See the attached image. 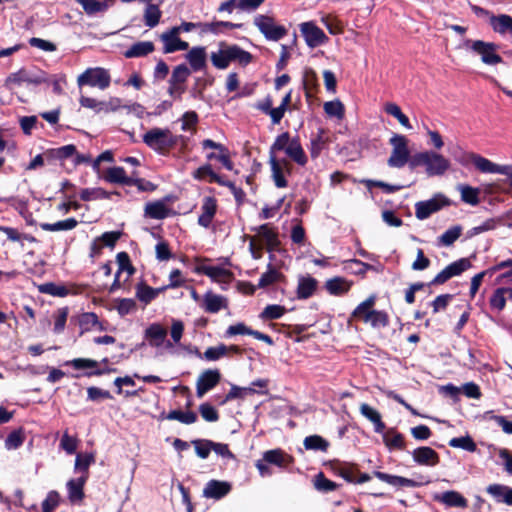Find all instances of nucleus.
<instances>
[{
	"label": "nucleus",
	"instance_id": "obj_36",
	"mask_svg": "<svg viewBox=\"0 0 512 512\" xmlns=\"http://www.w3.org/2000/svg\"><path fill=\"white\" fill-rule=\"evenodd\" d=\"M490 25L499 34L512 33V17L506 14L490 17Z\"/></svg>",
	"mask_w": 512,
	"mask_h": 512
},
{
	"label": "nucleus",
	"instance_id": "obj_30",
	"mask_svg": "<svg viewBox=\"0 0 512 512\" xmlns=\"http://www.w3.org/2000/svg\"><path fill=\"white\" fill-rule=\"evenodd\" d=\"M144 212L145 216L157 220H162L176 214L159 200L148 202L145 205Z\"/></svg>",
	"mask_w": 512,
	"mask_h": 512
},
{
	"label": "nucleus",
	"instance_id": "obj_6",
	"mask_svg": "<svg viewBox=\"0 0 512 512\" xmlns=\"http://www.w3.org/2000/svg\"><path fill=\"white\" fill-rule=\"evenodd\" d=\"M110 83V73L107 69L102 67L88 68L77 77V85L79 88L89 86L105 90L110 86Z\"/></svg>",
	"mask_w": 512,
	"mask_h": 512
},
{
	"label": "nucleus",
	"instance_id": "obj_45",
	"mask_svg": "<svg viewBox=\"0 0 512 512\" xmlns=\"http://www.w3.org/2000/svg\"><path fill=\"white\" fill-rule=\"evenodd\" d=\"M194 177L198 180H206L209 183L217 182L222 185H227L228 187L233 189V186L231 183L225 184L224 182H222L221 178L212 171L210 165H204V166L198 168L194 172Z\"/></svg>",
	"mask_w": 512,
	"mask_h": 512
},
{
	"label": "nucleus",
	"instance_id": "obj_31",
	"mask_svg": "<svg viewBox=\"0 0 512 512\" xmlns=\"http://www.w3.org/2000/svg\"><path fill=\"white\" fill-rule=\"evenodd\" d=\"M165 290H167V287L153 288L142 281L136 285V298L147 305Z\"/></svg>",
	"mask_w": 512,
	"mask_h": 512
},
{
	"label": "nucleus",
	"instance_id": "obj_21",
	"mask_svg": "<svg viewBox=\"0 0 512 512\" xmlns=\"http://www.w3.org/2000/svg\"><path fill=\"white\" fill-rule=\"evenodd\" d=\"M179 28L174 27L161 35V40L164 43V52L172 53L178 50L188 49V43L182 41L179 37Z\"/></svg>",
	"mask_w": 512,
	"mask_h": 512
},
{
	"label": "nucleus",
	"instance_id": "obj_9",
	"mask_svg": "<svg viewBox=\"0 0 512 512\" xmlns=\"http://www.w3.org/2000/svg\"><path fill=\"white\" fill-rule=\"evenodd\" d=\"M373 475L379 480L395 486V487H420L431 483L428 476L422 474H415L416 479H410L403 476L392 475L381 471H374Z\"/></svg>",
	"mask_w": 512,
	"mask_h": 512
},
{
	"label": "nucleus",
	"instance_id": "obj_20",
	"mask_svg": "<svg viewBox=\"0 0 512 512\" xmlns=\"http://www.w3.org/2000/svg\"><path fill=\"white\" fill-rule=\"evenodd\" d=\"M433 499L450 508L465 509L468 507V500L460 492L455 490H448L441 494H436Z\"/></svg>",
	"mask_w": 512,
	"mask_h": 512
},
{
	"label": "nucleus",
	"instance_id": "obj_49",
	"mask_svg": "<svg viewBox=\"0 0 512 512\" xmlns=\"http://www.w3.org/2000/svg\"><path fill=\"white\" fill-rule=\"evenodd\" d=\"M256 390L252 387H239L232 384L229 392L225 395L224 399L220 402L221 405L232 401L234 399H243L246 394H254Z\"/></svg>",
	"mask_w": 512,
	"mask_h": 512
},
{
	"label": "nucleus",
	"instance_id": "obj_5",
	"mask_svg": "<svg viewBox=\"0 0 512 512\" xmlns=\"http://www.w3.org/2000/svg\"><path fill=\"white\" fill-rule=\"evenodd\" d=\"M389 144L392 146V151L387 164L392 168H402L406 164L410 165L412 156H410L407 137L401 134H393L389 139Z\"/></svg>",
	"mask_w": 512,
	"mask_h": 512
},
{
	"label": "nucleus",
	"instance_id": "obj_29",
	"mask_svg": "<svg viewBox=\"0 0 512 512\" xmlns=\"http://www.w3.org/2000/svg\"><path fill=\"white\" fill-rule=\"evenodd\" d=\"M318 287V281L310 276H300L298 279L297 285V298L298 299H308L314 295Z\"/></svg>",
	"mask_w": 512,
	"mask_h": 512
},
{
	"label": "nucleus",
	"instance_id": "obj_44",
	"mask_svg": "<svg viewBox=\"0 0 512 512\" xmlns=\"http://www.w3.org/2000/svg\"><path fill=\"white\" fill-rule=\"evenodd\" d=\"M95 462V456L93 453H78L75 459V471L82 472V475H86L89 478V467Z\"/></svg>",
	"mask_w": 512,
	"mask_h": 512
},
{
	"label": "nucleus",
	"instance_id": "obj_46",
	"mask_svg": "<svg viewBox=\"0 0 512 512\" xmlns=\"http://www.w3.org/2000/svg\"><path fill=\"white\" fill-rule=\"evenodd\" d=\"M285 276L279 272L276 268L272 266V264H268V270L263 273L259 279L258 287L265 288L269 285L274 284L275 282L280 281Z\"/></svg>",
	"mask_w": 512,
	"mask_h": 512
},
{
	"label": "nucleus",
	"instance_id": "obj_7",
	"mask_svg": "<svg viewBox=\"0 0 512 512\" xmlns=\"http://www.w3.org/2000/svg\"><path fill=\"white\" fill-rule=\"evenodd\" d=\"M254 25L265 36L267 40L278 41L287 35V29L278 25L274 18L268 15L259 14L254 17Z\"/></svg>",
	"mask_w": 512,
	"mask_h": 512
},
{
	"label": "nucleus",
	"instance_id": "obj_23",
	"mask_svg": "<svg viewBox=\"0 0 512 512\" xmlns=\"http://www.w3.org/2000/svg\"><path fill=\"white\" fill-rule=\"evenodd\" d=\"M264 461L279 468H288L294 463V458L280 448L271 449L263 453Z\"/></svg>",
	"mask_w": 512,
	"mask_h": 512
},
{
	"label": "nucleus",
	"instance_id": "obj_12",
	"mask_svg": "<svg viewBox=\"0 0 512 512\" xmlns=\"http://www.w3.org/2000/svg\"><path fill=\"white\" fill-rule=\"evenodd\" d=\"M300 32L308 47L316 48L328 42L329 38L313 21L299 25Z\"/></svg>",
	"mask_w": 512,
	"mask_h": 512
},
{
	"label": "nucleus",
	"instance_id": "obj_18",
	"mask_svg": "<svg viewBox=\"0 0 512 512\" xmlns=\"http://www.w3.org/2000/svg\"><path fill=\"white\" fill-rule=\"evenodd\" d=\"M217 209V200L212 196L205 197L201 206V214L197 220L198 225L206 229L209 228L217 213Z\"/></svg>",
	"mask_w": 512,
	"mask_h": 512
},
{
	"label": "nucleus",
	"instance_id": "obj_57",
	"mask_svg": "<svg viewBox=\"0 0 512 512\" xmlns=\"http://www.w3.org/2000/svg\"><path fill=\"white\" fill-rule=\"evenodd\" d=\"M77 3H79L84 11L89 14L93 15L98 12H104L108 9V5L105 2H100L97 0H75Z\"/></svg>",
	"mask_w": 512,
	"mask_h": 512
},
{
	"label": "nucleus",
	"instance_id": "obj_33",
	"mask_svg": "<svg viewBox=\"0 0 512 512\" xmlns=\"http://www.w3.org/2000/svg\"><path fill=\"white\" fill-rule=\"evenodd\" d=\"M360 413L374 424L375 432L382 433L385 430L386 425L382 421L381 414L376 409L367 403H362L360 405Z\"/></svg>",
	"mask_w": 512,
	"mask_h": 512
},
{
	"label": "nucleus",
	"instance_id": "obj_27",
	"mask_svg": "<svg viewBox=\"0 0 512 512\" xmlns=\"http://www.w3.org/2000/svg\"><path fill=\"white\" fill-rule=\"evenodd\" d=\"M252 230L256 231L265 241L268 252L275 251L279 247L280 240L278 238V232L272 228L269 223L262 224L258 228H253Z\"/></svg>",
	"mask_w": 512,
	"mask_h": 512
},
{
	"label": "nucleus",
	"instance_id": "obj_11",
	"mask_svg": "<svg viewBox=\"0 0 512 512\" xmlns=\"http://www.w3.org/2000/svg\"><path fill=\"white\" fill-rule=\"evenodd\" d=\"M46 81L47 79L44 72L33 73L31 71L21 69L7 77L5 86L9 89H13L16 86H20L22 83L38 85Z\"/></svg>",
	"mask_w": 512,
	"mask_h": 512
},
{
	"label": "nucleus",
	"instance_id": "obj_52",
	"mask_svg": "<svg viewBox=\"0 0 512 512\" xmlns=\"http://www.w3.org/2000/svg\"><path fill=\"white\" fill-rule=\"evenodd\" d=\"M68 315H69L68 307L59 308L53 313V319H54L53 332L55 334H60L64 331Z\"/></svg>",
	"mask_w": 512,
	"mask_h": 512
},
{
	"label": "nucleus",
	"instance_id": "obj_4",
	"mask_svg": "<svg viewBox=\"0 0 512 512\" xmlns=\"http://www.w3.org/2000/svg\"><path fill=\"white\" fill-rule=\"evenodd\" d=\"M179 138L169 129L152 128L143 135V142L153 150L164 153L174 147Z\"/></svg>",
	"mask_w": 512,
	"mask_h": 512
},
{
	"label": "nucleus",
	"instance_id": "obj_13",
	"mask_svg": "<svg viewBox=\"0 0 512 512\" xmlns=\"http://www.w3.org/2000/svg\"><path fill=\"white\" fill-rule=\"evenodd\" d=\"M222 375L219 369L204 370L196 381V395L202 398L207 392L215 388L221 381Z\"/></svg>",
	"mask_w": 512,
	"mask_h": 512
},
{
	"label": "nucleus",
	"instance_id": "obj_26",
	"mask_svg": "<svg viewBox=\"0 0 512 512\" xmlns=\"http://www.w3.org/2000/svg\"><path fill=\"white\" fill-rule=\"evenodd\" d=\"M202 308L207 313H218L222 309H226L228 306L227 299L222 296L208 291L203 296Z\"/></svg>",
	"mask_w": 512,
	"mask_h": 512
},
{
	"label": "nucleus",
	"instance_id": "obj_28",
	"mask_svg": "<svg viewBox=\"0 0 512 512\" xmlns=\"http://www.w3.org/2000/svg\"><path fill=\"white\" fill-rule=\"evenodd\" d=\"M353 285L352 281L345 279L344 277L335 276L328 279L325 282V289L330 295L342 296L347 294Z\"/></svg>",
	"mask_w": 512,
	"mask_h": 512
},
{
	"label": "nucleus",
	"instance_id": "obj_2",
	"mask_svg": "<svg viewBox=\"0 0 512 512\" xmlns=\"http://www.w3.org/2000/svg\"><path fill=\"white\" fill-rule=\"evenodd\" d=\"M212 64L218 69H225L231 62L247 66L253 60V55L238 45L221 44L218 51L210 56Z\"/></svg>",
	"mask_w": 512,
	"mask_h": 512
},
{
	"label": "nucleus",
	"instance_id": "obj_10",
	"mask_svg": "<svg viewBox=\"0 0 512 512\" xmlns=\"http://www.w3.org/2000/svg\"><path fill=\"white\" fill-rule=\"evenodd\" d=\"M436 194L435 197L426 200L419 201L415 204V216L419 220H425L429 218L433 213L438 212L443 207L450 205V200L446 197Z\"/></svg>",
	"mask_w": 512,
	"mask_h": 512
},
{
	"label": "nucleus",
	"instance_id": "obj_3",
	"mask_svg": "<svg viewBox=\"0 0 512 512\" xmlns=\"http://www.w3.org/2000/svg\"><path fill=\"white\" fill-rule=\"evenodd\" d=\"M104 179L111 183L122 184V185H134L138 190L143 192H149L156 190L157 187L150 181L139 178L135 171H132L130 175H127L126 171L122 167H112L106 170Z\"/></svg>",
	"mask_w": 512,
	"mask_h": 512
},
{
	"label": "nucleus",
	"instance_id": "obj_43",
	"mask_svg": "<svg viewBox=\"0 0 512 512\" xmlns=\"http://www.w3.org/2000/svg\"><path fill=\"white\" fill-rule=\"evenodd\" d=\"M286 154L297 164L304 166L307 163V157L298 139H292L287 148Z\"/></svg>",
	"mask_w": 512,
	"mask_h": 512
},
{
	"label": "nucleus",
	"instance_id": "obj_19",
	"mask_svg": "<svg viewBox=\"0 0 512 512\" xmlns=\"http://www.w3.org/2000/svg\"><path fill=\"white\" fill-rule=\"evenodd\" d=\"M325 466L329 468L334 475L342 477L347 482H355V476L358 472L356 465L344 463L339 460H331L325 463Z\"/></svg>",
	"mask_w": 512,
	"mask_h": 512
},
{
	"label": "nucleus",
	"instance_id": "obj_37",
	"mask_svg": "<svg viewBox=\"0 0 512 512\" xmlns=\"http://www.w3.org/2000/svg\"><path fill=\"white\" fill-rule=\"evenodd\" d=\"M189 61L194 71H199L206 66V51L204 47H194L187 54Z\"/></svg>",
	"mask_w": 512,
	"mask_h": 512
},
{
	"label": "nucleus",
	"instance_id": "obj_14",
	"mask_svg": "<svg viewBox=\"0 0 512 512\" xmlns=\"http://www.w3.org/2000/svg\"><path fill=\"white\" fill-rule=\"evenodd\" d=\"M377 297L375 294H371L364 301L356 306L352 311L348 322L353 320L361 321L365 324H370L371 317L375 311L374 306L376 304Z\"/></svg>",
	"mask_w": 512,
	"mask_h": 512
},
{
	"label": "nucleus",
	"instance_id": "obj_39",
	"mask_svg": "<svg viewBox=\"0 0 512 512\" xmlns=\"http://www.w3.org/2000/svg\"><path fill=\"white\" fill-rule=\"evenodd\" d=\"M40 291L45 294H49L55 297H65L70 293L78 294L82 293L83 290L71 291L65 285H58L53 282L44 283L40 286Z\"/></svg>",
	"mask_w": 512,
	"mask_h": 512
},
{
	"label": "nucleus",
	"instance_id": "obj_24",
	"mask_svg": "<svg viewBox=\"0 0 512 512\" xmlns=\"http://www.w3.org/2000/svg\"><path fill=\"white\" fill-rule=\"evenodd\" d=\"M231 488L229 482L212 479L205 485L203 495L206 498L221 499L231 491Z\"/></svg>",
	"mask_w": 512,
	"mask_h": 512
},
{
	"label": "nucleus",
	"instance_id": "obj_40",
	"mask_svg": "<svg viewBox=\"0 0 512 512\" xmlns=\"http://www.w3.org/2000/svg\"><path fill=\"white\" fill-rule=\"evenodd\" d=\"M344 270L351 274L365 277L367 271L375 270L374 266L358 259H350L344 261Z\"/></svg>",
	"mask_w": 512,
	"mask_h": 512
},
{
	"label": "nucleus",
	"instance_id": "obj_56",
	"mask_svg": "<svg viewBox=\"0 0 512 512\" xmlns=\"http://www.w3.org/2000/svg\"><path fill=\"white\" fill-rule=\"evenodd\" d=\"M324 111L330 117H336L339 120H342L345 115V108L341 101L334 100L324 103Z\"/></svg>",
	"mask_w": 512,
	"mask_h": 512
},
{
	"label": "nucleus",
	"instance_id": "obj_17",
	"mask_svg": "<svg viewBox=\"0 0 512 512\" xmlns=\"http://www.w3.org/2000/svg\"><path fill=\"white\" fill-rule=\"evenodd\" d=\"M413 461L421 466H436L440 463L439 454L428 446H421L411 452Z\"/></svg>",
	"mask_w": 512,
	"mask_h": 512
},
{
	"label": "nucleus",
	"instance_id": "obj_53",
	"mask_svg": "<svg viewBox=\"0 0 512 512\" xmlns=\"http://www.w3.org/2000/svg\"><path fill=\"white\" fill-rule=\"evenodd\" d=\"M286 308L281 305H267L260 313L259 317L264 320H275L281 318L286 313Z\"/></svg>",
	"mask_w": 512,
	"mask_h": 512
},
{
	"label": "nucleus",
	"instance_id": "obj_61",
	"mask_svg": "<svg viewBox=\"0 0 512 512\" xmlns=\"http://www.w3.org/2000/svg\"><path fill=\"white\" fill-rule=\"evenodd\" d=\"M75 154H76V147L72 144L46 151V155H49L50 158H55V159H60V160L73 157Z\"/></svg>",
	"mask_w": 512,
	"mask_h": 512
},
{
	"label": "nucleus",
	"instance_id": "obj_22",
	"mask_svg": "<svg viewBox=\"0 0 512 512\" xmlns=\"http://www.w3.org/2000/svg\"><path fill=\"white\" fill-rule=\"evenodd\" d=\"M87 482V476L81 475L76 479H70L67 484L68 499L72 504L81 503L85 498L84 486Z\"/></svg>",
	"mask_w": 512,
	"mask_h": 512
},
{
	"label": "nucleus",
	"instance_id": "obj_25",
	"mask_svg": "<svg viewBox=\"0 0 512 512\" xmlns=\"http://www.w3.org/2000/svg\"><path fill=\"white\" fill-rule=\"evenodd\" d=\"M167 337V329L159 323H152L144 331V338L151 347H160Z\"/></svg>",
	"mask_w": 512,
	"mask_h": 512
},
{
	"label": "nucleus",
	"instance_id": "obj_60",
	"mask_svg": "<svg viewBox=\"0 0 512 512\" xmlns=\"http://www.w3.org/2000/svg\"><path fill=\"white\" fill-rule=\"evenodd\" d=\"M448 444L453 448H461L469 452L477 449L476 443L469 435L452 438Z\"/></svg>",
	"mask_w": 512,
	"mask_h": 512
},
{
	"label": "nucleus",
	"instance_id": "obj_51",
	"mask_svg": "<svg viewBox=\"0 0 512 512\" xmlns=\"http://www.w3.org/2000/svg\"><path fill=\"white\" fill-rule=\"evenodd\" d=\"M143 17H144L145 25L150 28H153L159 23V20L161 17V11L157 5L151 4L149 2L144 11Z\"/></svg>",
	"mask_w": 512,
	"mask_h": 512
},
{
	"label": "nucleus",
	"instance_id": "obj_55",
	"mask_svg": "<svg viewBox=\"0 0 512 512\" xmlns=\"http://www.w3.org/2000/svg\"><path fill=\"white\" fill-rule=\"evenodd\" d=\"M269 163L271 165L272 176L275 181V184L278 188H284L286 186V181L284 179L282 166L280 162L276 159L275 155H271L269 157Z\"/></svg>",
	"mask_w": 512,
	"mask_h": 512
},
{
	"label": "nucleus",
	"instance_id": "obj_32",
	"mask_svg": "<svg viewBox=\"0 0 512 512\" xmlns=\"http://www.w3.org/2000/svg\"><path fill=\"white\" fill-rule=\"evenodd\" d=\"M472 165L484 174H500L503 165L492 162L481 155H471Z\"/></svg>",
	"mask_w": 512,
	"mask_h": 512
},
{
	"label": "nucleus",
	"instance_id": "obj_48",
	"mask_svg": "<svg viewBox=\"0 0 512 512\" xmlns=\"http://www.w3.org/2000/svg\"><path fill=\"white\" fill-rule=\"evenodd\" d=\"M167 420H176L180 423L190 425L198 420V416L194 411L183 412L181 410H171L166 415Z\"/></svg>",
	"mask_w": 512,
	"mask_h": 512
},
{
	"label": "nucleus",
	"instance_id": "obj_47",
	"mask_svg": "<svg viewBox=\"0 0 512 512\" xmlns=\"http://www.w3.org/2000/svg\"><path fill=\"white\" fill-rule=\"evenodd\" d=\"M303 445L307 450L326 452L329 448V442L319 435L307 436Z\"/></svg>",
	"mask_w": 512,
	"mask_h": 512
},
{
	"label": "nucleus",
	"instance_id": "obj_58",
	"mask_svg": "<svg viewBox=\"0 0 512 512\" xmlns=\"http://www.w3.org/2000/svg\"><path fill=\"white\" fill-rule=\"evenodd\" d=\"M303 84L308 97L312 96L316 91L318 85V78L316 72L309 68L304 72Z\"/></svg>",
	"mask_w": 512,
	"mask_h": 512
},
{
	"label": "nucleus",
	"instance_id": "obj_16",
	"mask_svg": "<svg viewBox=\"0 0 512 512\" xmlns=\"http://www.w3.org/2000/svg\"><path fill=\"white\" fill-rule=\"evenodd\" d=\"M70 321L71 323H76L79 325V336H82L94 328L100 331L106 330V327L103 326L102 322L99 321L97 314L94 312H83L79 315L72 316Z\"/></svg>",
	"mask_w": 512,
	"mask_h": 512
},
{
	"label": "nucleus",
	"instance_id": "obj_50",
	"mask_svg": "<svg viewBox=\"0 0 512 512\" xmlns=\"http://www.w3.org/2000/svg\"><path fill=\"white\" fill-rule=\"evenodd\" d=\"M116 261L118 264V271H117L118 274H121L124 271L127 272L128 277L135 274L136 269L133 266V264L130 260V256L127 252H125V251L119 252L116 255Z\"/></svg>",
	"mask_w": 512,
	"mask_h": 512
},
{
	"label": "nucleus",
	"instance_id": "obj_34",
	"mask_svg": "<svg viewBox=\"0 0 512 512\" xmlns=\"http://www.w3.org/2000/svg\"><path fill=\"white\" fill-rule=\"evenodd\" d=\"M486 491L493 496L497 502L512 505V488L501 484H491L486 488Z\"/></svg>",
	"mask_w": 512,
	"mask_h": 512
},
{
	"label": "nucleus",
	"instance_id": "obj_8",
	"mask_svg": "<svg viewBox=\"0 0 512 512\" xmlns=\"http://www.w3.org/2000/svg\"><path fill=\"white\" fill-rule=\"evenodd\" d=\"M465 47L481 56L483 63L496 65L502 62L500 55L496 53L497 45L491 42L481 40H466Z\"/></svg>",
	"mask_w": 512,
	"mask_h": 512
},
{
	"label": "nucleus",
	"instance_id": "obj_42",
	"mask_svg": "<svg viewBox=\"0 0 512 512\" xmlns=\"http://www.w3.org/2000/svg\"><path fill=\"white\" fill-rule=\"evenodd\" d=\"M78 225V221L75 218H67L60 220L55 223H41L40 228L44 231L56 232L72 230Z\"/></svg>",
	"mask_w": 512,
	"mask_h": 512
},
{
	"label": "nucleus",
	"instance_id": "obj_41",
	"mask_svg": "<svg viewBox=\"0 0 512 512\" xmlns=\"http://www.w3.org/2000/svg\"><path fill=\"white\" fill-rule=\"evenodd\" d=\"M227 354V345L223 343L215 347H208L203 354L198 349H196V355L199 358H204L207 361H217L220 358L226 356Z\"/></svg>",
	"mask_w": 512,
	"mask_h": 512
},
{
	"label": "nucleus",
	"instance_id": "obj_1",
	"mask_svg": "<svg viewBox=\"0 0 512 512\" xmlns=\"http://www.w3.org/2000/svg\"><path fill=\"white\" fill-rule=\"evenodd\" d=\"M423 167L428 177L444 176L451 168V161L433 150L415 153L410 160V168Z\"/></svg>",
	"mask_w": 512,
	"mask_h": 512
},
{
	"label": "nucleus",
	"instance_id": "obj_63",
	"mask_svg": "<svg viewBox=\"0 0 512 512\" xmlns=\"http://www.w3.org/2000/svg\"><path fill=\"white\" fill-rule=\"evenodd\" d=\"M191 444L194 446L197 456L201 459L208 458L210 452L212 451V448L210 446V444H212V440L195 439L191 441Z\"/></svg>",
	"mask_w": 512,
	"mask_h": 512
},
{
	"label": "nucleus",
	"instance_id": "obj_15",
	"mask_svg": "<svg viewBox=\"0 0 512 512\" xmlns=\"http://www.w3.org/2000/svg\"><path fill=\"white\" fill-rule=\"evenodd\" d=\"M194 272L208 276L213 282L228 284L234 279V273L231 270L219 266H196Z\"/></svg>",
	"mask_w": 512,
	"mask_h": 512
},
{
	"label": "nucleus",
	"instance_id": "obj_35",
	"mask_svg": "<svg viewBox=\"0 0 512 512\" xmlns=\"http://www.w3.org/2000/svg\"><path fill=\"white\" fill-rule=\"evenodd\" d=\"M383 442L390 450H404L406 447L403 434L397 432L395 429H389L383 435Z\"/></svg>",
	"mask_w": 512,
	"mask_h": 512
},
{
	"label": "nucleus",
	"instance_id": "obj_59",
	"mask_svg": "<svg viewBox=\"0 0 512 512\" xmlns=\"http://www.w3.org/2000/svg\"><path fill=\"white\" fill-rule=\"evenodd\" d=\"M314 486L318 491L330 492L336 490L339 485L325 477L323 472H319L314 479Z\"/></svg>",
	"mask_w": 512,
	"mask_h": 512
},
{
	"label": "nucleus",
	"instance_id": "obj_38",
	"mask_svg": "<svg viewBox=\"0 0 512 512\" xmlns=\"http://www.w3.org/2000/svg\"><path fill=\"white\" fill-rule=\"evenodd\" d=\"M154 51V44L150 41H141L133 44L124 52L126 58H137L146 56Z\"/></svg>",
	"mask_w": 512,
	"mask_h": 512
},
{
	"label": "nucleus",
	"instance_id": "obj_62",
	"mask_svg": "<svg viewBox=\"0 0 512 512\" xmlns=\"http://www.w3.org/2000/svg\"><path fill=\"white\" fill-rule=\"evenodd\" d=\"M25 436L22 428L12 431L5 440L7 450L17 449L24 443Z\"/></svg>",
	"mask_w": 512,
	"mask_h": 512
},
{
	"label": "nucleus",
	"instance_id": "obj_64",
	"mask_svg": "<svg viewBox=\"0 0 512 512\" xmlns=\"http://www.w3.org/2000/svg\"><path fill=\"white\" fill-rule=\"evenodd\" d=\"M190 73L191 72L186 65H178L174 68L169 83L183 85L190 76Z\"/></svg>",
	"mask_w": 512,
	"mask_h": 512
},
{
	"label": "nucleus",
	"instance_id": "obj_54",
	"mask_svg": "<svg viewBox=\"0 0 512 512\" xmlns=\"http://www.w3.org/2000/svg\"><path fill=\"white\" fill-rule=\"evenodd\" d=\"M462 233V227L460 225L453 226L446 230L441 236L438 238V244L443 246H451Z\"/></svg>",
	"mask_w": 512,
	"mask_h": 512
}]
</instances>
